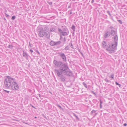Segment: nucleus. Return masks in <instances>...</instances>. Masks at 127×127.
<instances>
[{
    "instance_id": "c85d7f7f",
    "label": "nucleus",
    "mask_w": 127,
    "mask_h": 127,
    "mask_svg": "<svg viewBox=\"0 0 127 127\" xmlns=\"http://www.w3.org/2000/svg\"><path fill=\"white\" fill-rule=\"evenodd\" d=\"M107 13L110 15V16H111V14H110V11H108V10L107 11Z\"/></svg>"
},
{
    "instance_id": "c9c22d12",
    "label": "nucleus",
    "mask_w": 127,
    "mask_h": 127,
    "mask_svg": "<svg viewBox=\"0 0 127 127\" xmlns=\"http://www.w3.org/2000/svg\"><path fill=\"white\" fill-rule=\"evenodd\" d=\"M57 106L58 107H59V108H62V107H61V106H60L59 105H57Z\"/></svg>"
},
{
    "instance_id": "7ed1b4c3",
    "label": "nucleus",
    "mask_w": 127,
    "mask_h": 127,
    "mask_svg": "<svg viewBox=\"0 0 127 127\" xmlns=\"http://www.w3.org/2000/svg\"><path fill=\"white\" fill-rule=\"evenodd\" d=\"M117 43L116 42H113L111 44L108 45V46L106 48V50L109 51V53H113L114 52L116 49Z\"/></svg>"
},
{
    "instance_id": "f03ea898",
    "label": "nucleus",
    "mask_w": 127,
    "mask_h": 127,
    "mask_svg": "<svg viewBox=\"0 0 127 127\" xmlns=\"http://www.w3.org/2000/svg\"><path fill=\"white\" fill-rule=\"evenodd\" d=\"M15 80L14 79L10 76H7L6 78L4 80V85L7 89H9L11 88L12 81Z\"/></svg>"
},
{
    "instance_id": "f8f14e48",
    "label": "nucleus",
    "mask_w": 127,
    "mask_h": 127,
    "mask_svg": "<svg viewBox=\"0 0 127 127\" xmlns=\"http://www.w3.org/2000/svg\"><path fill=\"white\" fill-rule=\"evenodd\" d=\"M111 33V35L113 36L117 35L116 32L113 30H111L110 32V33Z\"/></svg>"
},
{
    "instance_id": "aec40b11",
    "label": "nucleus",
    "mask_w": 127,
    "mask_h": 127,
    "mask_svg": "<svg viewBox=\"0 0 127 127\" xmlns=\"http://www.w3.org/2000/svg\"><path fill=\"white\" fill-rule=\"evenodd\" d=\"M115 84L116 85H118L121 88L122 86V85H121L119 84L118 82H115Z\"/></svg>"
},
{
    "instance_id": "dca6fc26",
    "label": "nucleus",
    "mask_w": 127,
    "mask_h": 127,
    "mask_svg": "<svg viewBox=\"0 0 127 127\" xmlns=\"http://www.w3.org/2000/svg\"><path fill=\"white\" fill-rule=\"evenodd\" d=\"M69 45L70 46L71 48L72 49L74 48L73 45L72 43H70L69 44Z\"/></svg>"
},
{
    "instance_id": "ea45409f",
    "label": "nucleus",
    "mask_w": 127,
    "mask_h": 127,
    "mask_svg": "<svg viewBox=\"0 0 127 127\" xmlns=\"http://www.w3.org/2000/svg\"><path fill=\"white\" fill-rule=\"evenodd\" d=\"M123 125L124 126H126L127 125V124L126 123H125Z\"/></svg>"
},
{
    "instance_id": "f257e3e1",
    "label": "nucleus",
    "mask_w": 127,
    "mask_h": 127,
    "mask_svg": "<svg viewBox=\"0 0 127 127\" xmlns=\"http://www.w3.org/2000/svg\"><path fill=\"white\" fill-rule=\"evenodd\" d=\"M53 63L56 67H59V69L55 70V73L57 76H60L61 74L64 73L67 76H70L72 75V72L69 69L67 64L55 60L54 61Z\"/></svg>"
},
{
    "instance_id": "b1692460",
    "label": "nucleus",
    "mask_w": 127,
    "mask_h": 127,
    "mask_svg": "<svg viewBox=\"0 0 127 127\" xmlns=\"http://www.w3.org/2000/svg\"><path fill=\"white\" fill-rule=\"evenodd\" d=\"M73 116H75L77 119L78 120L79 119V118L77 116H76L75 114L74 113L73 114Z\"/></svg>"
},
{
    "instance_id": "37998d69",
    "label": "nucleus",
    "mask_w": 127,
    "mask_h": 127,
    "mask_svg": "<svg viewBox=\"0 0 127 127\" xmlns=\"http://www.w3.org/2000/svg\"><path fill=\"white\" fill-rule=\"evenodd\" d=\"M38 95L39 97L41 96L40 95V94H38Z\"/></svg>"
},
{
    "instance_id": "423d86ee",
    "label": "nucleus",
    "mask_w": 127,
    "mask_h": 127,
    "mask_svg": "<svg viewBox=\"0 0 127 127\" xmlns=\"http://www.w3.org/2000/svg\"><path fill=\"white\" fill-rule=\"evenodd\" d=\"M11 88L12 90H16L19 89V87L18 84L16 82L13 81L12 82Z\"/></svg>"
},
{
    "instance_id": "f704fd0d",
    "label": "nucleus",
    "mask_w": 127,
    "mask_h": 127,
    "mask_svg": "<svg viewBox=\"0 0 127 127\" xmlns=\"http://www.w3.org/2000/svg\"><path fill=\"white\" fill-rule=\"evenodd\" d=\"M100 104H102L103 103V102L101 100H100Z\"/></svg>"
},
{
    "instance_id": "9d476101",
    "label": "nucleus",
    "mask_w": 127,
    "mask_h": 127,
    "mask_svg": "<svg viewBox=\"0 0 127 127\" xmlns=\"http://www.w3.org/2000/svg\"><path fill=\"white\" fill-rule=\"evenodd\" d=\"M107 45V43L105 41H103L102 43V47L103 48H105Z\"/></svg>"
},
{
    "instance_id": "2f4dec72",
    "label": "nucleus",
    "mask_w": 127,
    "mask_h": 127,
    "mask_svg": "<svg viewBox=\"0 0 127 127\" xmlns=\"http://www.w3.org/2000/svg\"><path fill=\"white\" fill-rule=\"evenodd\" d=\"M118 21L120 24H122V22L121 20H119Z\"/></svg>"
},
{
    "instance_id": "4be33fe9",
    "label": "nucleus",
    "mask_w": 127,
    "mask_h": 127,
    "mask_svg": "<svg viewBox=\"0 0 127 127\" xmlns=\"http://www.w3.org/2000/svg\"><path fill=\"white\" fill-rule=\"evenodd\" d=\"M109 77L110 78L114 79V75L113 74H112L110 76H109Z\"/></svg>"
},
{
    "instance_id": "09e8293b",
    "label": "nucleus",
    "mask_w": 127,
    "mask_h": 127,
    "mask_svg": "<svg viewBox=\"0 0 127 127\" xmlns=\"http://www.w3.org/2000/svg\"><path fill=\"white\" fill-rule=\"evenodd\" d=\"M62 37V36L61 35V37Z\"/></svg>"
},
{
    "instance_id": "a19ab883",
    "label": "nucleus",
    "mask_w": 127,
    "mask_h": 127,
    "mask_svg": "<svg viewBox=\"0 0 127 127\" xmlns=\"http://www.w3.org/2000/svg\"><path fill=\"white\" fill-rule=\"evenodd\" d=\"M94 0H92V1H91V2L92 3H93L94 2Z\"/></svg>"
},
{
    "instance_id": "5701e85b",
    "label": "nucleus",
    "mask_w": 127,
    "mask_h": 127,
    "mask_svg": "<svg viewBox=\"0 0 127 127\" xmlns=\"http://www.w3.org/2000/svg\"><path fill=\"white\" fill-rule=\"evenodd\" d=\"M72 9H71L70 11H68V12L69 13V14H72Z\"/></svg>"
},
{
    "instance_id": "473e14b6",
    "label": "nucleus",
    "mask_w": 127,
    "mask_h": 127,
    "mask_svg": "<svg viewBox=\"0 0 127 127\" xmlns=\"http://www.w3.org/2000/svg\"><path fill=\"white\" fill-rule=\"evenodd\" d=\"M5 16L6 17H9V16L6 13H5Z\"/></svg>"
},
{
    "instance_id": "9b49d317",
    "label": "nucleus",
    "mask_w": 127,
    "mask_h": 127,
    "mask_svg": "<svg viewBox=\"0 0 127 127\" xmlns=\"http://www.w3.org/2000/svg\"><path fill=\"white\" fill-rule=\"evenodd\" d=\"M23 56L27 59H28V54L27 53L24 51H23Z\"/></svg>"
},
{
    "instance_id": "7c9ffc66",
    "label": "nucleus",
    "mask_w": 127,
    "mask_h": 127,
    "mask_svg": "<svg viewBox=\"0 0 127 127\" xmlns=\"http://www.w3.org/2000/svg\"><path fill=\"white\" fill-rule=\"evenodd\" d=\"M47 3H48L50 5H51L52 3V2H47Z\"/></svg>"
},
{
    "instance_id": "2eb2a0df",
    "label": "nucleus",
    "mask_w": 127,
    "mask_h": 127,
    "mask_svg": "<svg viewBox=\"0 0 127 127\" xmlns=\"http://www.w3.org/2000/svg\"><path fill=\"white\" fill-rule=\"evenodd\" d=\"M61 42L60 41H58L57 42H55V45H57L60 44Z\"/></svg>"
},
{
    "instance_id": "f3484780",
    "label": "nucleus",
    "mask_w": 127,
    "mask_h": 127,
    "mask_svg": "<svg viewBox=\"0 0 127 127\" xmlns=\"http://www.w3.org/2000/svg\"><path fill=\"white\" fill-rule=\"evenodd\" d=\"M64 49L66 50H69V45H67L65 47Z\"/></svg>"
},
{
    "instance_id": "de8ad7c7",
    "label": "nucleus",
    "mask_w": 127,
    "mask_h": 127,
    "mask_svg": "<svg viewBox=\"0 0 127 127\" xmlns=\"http://www.w3.org/2000/svg\"><path fill=\"white\" fill-rule=\"evenodd\" d=\"M29 45L30 46H31V44H29Z\"/></svg>"
},
{
    "instance_id": "c03bdc74",
    "label": "nucleus",
    "mask_w": 127,
    "mask_h": 127,
    "mask_svg": "<svg viewBox=\"0 0 127 127\" xmlns=\"http://www.w3.org/2000/svg\"><path fill=\"white\" fill-rule=\"evenodd\" d=\"M70 6H68V8H70Z\"/></svg>"
},
{
    "instance_id": "20e7f679",
    "label": "nucleus",
    "mask_w": 127,
    "mask_h": 127,
    "mask_svg": "<svg viewBox=\"0 0 127 127\" xmlns=\"http://www.w3.org/2000/svg\"><path fill=\"white\" fill-rule=\"evenodd\" d=\"M58 31L61 33V35H62L64 36L67 35L69 33V31L65 27H63L62 30L58 28Z\"/></svg>"
},
{
    "instance_id": "bb28decb",
    "label": "nucleus",
    "mask_w": 127,
    "mask_h": 127,
    "mask_svg": "<svg viewBox=\"0 0 127 127\" xmlns=\"http://www.w3.org/2000/svg\"><path fill=\"white\" fill-rule=\"evenodd\" d=\"M15 18H16V17H15V16H12V17L11 18V19L12 20H14L15 19Z\"/></svg>"
},
{
    "instance_id": "a211bd4d",
    "label": "nucleus",
    "mask_w": 127,
    "mask_h": 127,
    "mask_svg": "<svg viewBox=\"0 0 127 127\" xmlns=\"http://www.w3.org/2000/svg\"><path fill=\"white\" fill-rule=\"evenodd\" d=\"M13 47V46L11 45H9L8 46V47L11 49H12Z\"/></svg>"
},
{
    "instance_id": "ddd939ff",
    "label": "nucleus",
    "mask_w": 127,
    "mask_h": 127,
    "mask_svg": "<svg viewBox=\"0 0 127 127\" xmlns=\"http://www.w3.org/2000/svg\"><path fill=\"white\" fill-rule=\"evenodd\" d=\"M113 38L115 41L114 42H116L117 43L118 37L117 35H115V36L113 37Z\"/></svg>"
},
{
    "instance_id": "58836bf2",
    "label": "nucleus",
    "mask_w": 127,
    "mask_h": 127,
    "mask_svg": "<svg viewBox=\"0 0 127 127\" xmlns=\"http://www.w3.org/2000/svg\"><path fill=\"white\" fill-rule=\"evenodd\" d=\"M36 52L39 54H40V53L38 50L36 51Z\"/></svg>"
},
{
    "instance_id": "e433bc0d",
    "label": "nucleus",
    "mask_w": 127,
    "mask_h": 127,
    "mask_svg": "<svg viewBox=\"0 0 127 127\" xmlns=\"http://www.w3.org/2000/svg\"><path fill=\"white\" fill-rule=\"evenodd\" d=\"M100 108H102V106L101 105V104H100Z\"/></svg>"
},
{
    "instance_id": "412c9836",
    "label": "nucleus",
    "mask_w": 127,
    "mask_h": 127,
    "mask_svg": "<svg viewBox=\"0 0 127 127\" xmlns=\"http://www.w3.org/2000/svg\"><path fill=\"white\" fill-rule=\"evenodd\" d=\"M55 28H52L50 29V31L51 32H54L55 30Z\"/></svg>"
},
{
    "instance_id": "4c0bfd02",
    "label": "nucleus",
    "mask_w": 127,
    "mask_h": 127,
    "mask_svg": "<svg viewBox=\"0 0 127 127\" xmlns=\"http://www.w3.org/2000/svg\"><path fill=\"white\" fill-rule=\"evenodd\" d=\"M92 93L93 94H94V95H96V94H95V93L94 92V91H92Z\"/></svg>"
},
{
    "instance_id": "cd10ccee",
    "label": "nucleus",
    "mask_w": 127,
    "mask_h": 127,
    "mask_svg": "<svg viewBox=\"0 0 127 127\" xmlns=\"http://www.w3.org/2000/svg\"><path fill=\"white\" fill-rule=\"evenodd\" d=\"M96 112V111H95V110H93L91 112V113L92 114H93V113H95Z\"/></svg>"
},
{
    "instance_id": "a878e982",
    "label": "nucleus",
    "mask_w": 127,
    "mask_h": 127,
    "mask_svg": "<svg viewBox=\"0 0 127 127\" xmlns=\"http://www.w3.org/2000/svg\"><path fill=\"white\" fill-rule=\"evenodd\" d=\"M83 84L86 88H87L86 84L84 82L83 83Z\"/></svg>"
},
{
    "instance_id": "c756f323",
    "label": "nucleus",
    "mask_w": 127,
    "mask_h": 127,
    "mask_svg": "<svg viewBox=\"0 0 127 127\" xmlns=\"http://www.w3.org/2000/svg\"><path fill=\"white\" fill-rule=\"evenodd\" d=\"M3 90L5 92L7 93H9V91H6V90Z\"/></svg>"
},
{
    "instance_id": "4468645a",
    "label": "nucleus",
    "mask_w": 127,
    "mask_h": 127,
    "mask_svg": "<svg viewBox=\"0 0 127 127\" xmlns=\"http://www.w3.org/2000/svg\"><path fill=\"white\" fill-rule=\"evenodd\" d=\"M50 45L52 46L55 45V42L51 41L50 42Z\"/></svg>"
},
{
    "instance_id": "393cba45",
    "label": "nucleus",
    "mask_w": 127,
    "mask_h": 127,
    "mask_svg": "<svg viewBox=\"0 0 127 127\" xmlns=\"http://www.w3.org/2000/svg\"><path fill=\"white\" fill-rule=\"evenodd\" d=\"M104 80L106 82H110V80H108L107 78L105 79H104Z\"/></svg>"
},
{
    "instance_id": "39448f33",
    "label": "nucleus",
    "mask_w": 127,
    "mask_h": 127,
    "mask_svg": "<svg viewBox=\"0 0 127 127\" xmlns=\"http://www.w3.org/2000/svg\"><path fill=\"white\" fill-rule=\"evenodd\" d=\"M38 35L40 37H42L44 35H47L48 33L46 31L44 30L42 27L39 28L38 29Z\"/></svg>"
},
{
    "instance_id": "49530a36",
    "label": "nucleus",
    "mask_w": 127,
    "mask_h": 127,
    "mask_svg": "<svg viewBox=\"0 0 127 127\" xmlns=\"http://www.w3.org/2000/svg\"><path fill=\"white\" fill-rule=\"evenodd\" d=\"M32 106L33 107V108H35V107H34V106Z\"/></svg>"
},
{
    "instance_id": "1a4fd4ad",
    "label": "nucleus",
    "mask_w": 127,
    "mask_h": 127,
    "mask_svg": "<svg viewBox=\"0 0 127 127\" xmlns=\"http://www.w3.org/2000/svg\"><path fill=\"white\" fill-rule=\"evenodd\" d=\"M63 74H64L65 75L64 73V74H61L60 76H58L60 77V79H61V81L63 82H64L65 80V77L63 75Z\"/></svg>"
},
{
    "instance_id": "0eeeda50",
    "label": "nucleus",
    "mask_w": 127,
    "mask_h": 127,
    "mask_svg": "<svg viewBox=\"0 0 127 127\" xmlns=\"http://www.w3.org/2000/svg\"><path fill=\"white\" fill-rule=\"evenodd\" d=\"M59 55L62 58L64 61L66 62V57L64 54L62 52H59L58 53Z\"/></svg>"
},
{
    "instance_id": "72a5a7b5",
    "label": "nucleus",
    "mask_w": 127,
    "mask_h": 127,
    "mask_svg": "<svg viewBox=\"0 0 127 127\" xmlns=\"http://www.w3.org/2000/svg\"><path fill=\"white\" fill-rule=\"evenodd\" d=\"M30 52L31 53H32L33 52V51L31 49L30 50Z\"/></svg>"
},
{
    "instance_id": "3c124183",
    "label": "nucleus",
    "mask_w": 127,
    "mask_h": 127,
    "mask_svg": "<svg viewBox=\"0 0 127 127\" xmlns=\"http://www.w3.org/2000/svg\"><path fill=\"white\" fill-rule=\"evenodd\" d=\"M74 0V1L75 0Z\"/></svg>"
},
{
    "instance_id": "8fccbe9b",
    "label": "nucleus",
    "mask_w": 127,
    "mask_h": 127,
    "mask_svg": "<svg viewBox=\"0 0 127 127\" xmlns=\"http://www.w3.org/2000/svg\"><path fill=\"white\" fill-rule=\"evenodd\" d=\"M4 20H6V19H5V18H4Z\"/></svg>"
},
{
    "instance_id": "79ce46f5",
    "label": "nucleus",
    "mask_w": 127,
    "mask_h": 127,
    "mask_svg": "<svg viewBox=\"0 0 127 127\" xmlns=\"http://www.w3.org/2000/svg\"><path fill=\"white\" fill-rule=\"evenodd\" d=\"M64 41H66V39H65V37H64Z\"/></svg>"
},
{
    "instance_id": "6ab92c4d",
    "label": "nucleus",
    "mask_w": 127,
    "mask_h": 127,
    "mask_svg": "<svg viewBox=\"0 0 127 127\" xmlns=\"http://www.w3.org/2000/svg\"><path fill=\"white\" fill-rule=\"evenodd\" d=\"M71 28L73 30V31H75V27L74 25H72L71 27Z\"/></svg>"
},
{
    "instance_id": "a18cd8bd",
    "label": "nucleus",
    "mask_w": 127,
    "mask_h": 127,
    "mask_svg": "<svg viewBox=\"0 0 127 127\" xmlns=\"http://www.w3.org/2000/svg\"><path fill=\"white\" fill-rule=\"evenodd\" d=\"M34 118H37V117H34Z\"/></svg>"
},
{
    "instance_id": "6e6552de",
    "label": "nucleus",
    "mask_w": 127,
    "mask_h": 127,
    "mask_svg": "<svg viewBox=\"0 0 127 127\" xmlns=\"http://www.w3.org/2000/svg\"><path fill=\"white\" fill-rule=\"evenodd\" d=\"M110 32L109 31H106L103 35L104 37L105 38L108 37L110 36Z\"/></svg>"
}]
</instances>
